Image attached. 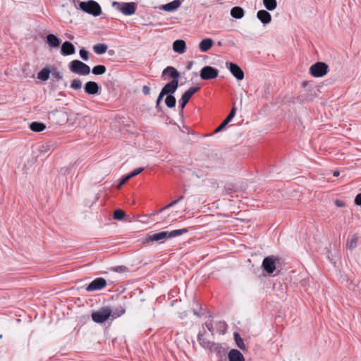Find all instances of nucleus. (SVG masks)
I'll return each instance as SVG.
<instances>
[{"label": "nucleus", "mask_w": 361, "mask_h": 361, "mask_svg": "<svg viewBox=\"0 0 361 361\" xmlns=\"http://www.w3.org/2000/svg\"><path fill=\"white\" fill-rule=\"evenodd\" d=\"M47 41L49 46L52 48L59 47L61 43L59 39L53 34H49L47 36Z\"/></svg>", "instance_id": "nucleus-22"}, {"label": "nucleus", "mask_w": 361, "mask_h": 361, "mask_svg": "<svg viewBox=\"0 0 361 361\" xmlns=\"http://www.w3.org/2000/svg\"><path fill=\"white\" fill-rule=\"evenodd\" d=\"M85 92L91 95L97 94L99 90V87L96 82L89 81L85 83L84 87Z\"/></svg>", "instance_id": "nucleus-13"}, {"label": "nucleus", "mask_w": 361, "mask_h": 361, "mask_svg": "<svg viewBox=\"0 0 361 361\" xmlns=\"http://www.w3.org/2000/svg\"><path fill=\"white\" fill-rule=\"evenodd\" d=\"M129 179H127V176H126L118 185V188H120L123 185H124Z\"/></svg>", "instance_id": "nucleus-50"}, {"label": "nucleus", "mask_w": 361, "mask_h": 361, "mask_svg": "<svg viewBox=\"0 0 361 361\" xmlns=\"http://www.w3.org/2000/svg\"><path fill=\"white\" fill-rule=\"evenodd\" d=\"M80 8L84 12L94 16H98L102 13V8L99 4L93 0L81 1L79 4Z\"/></svg>", "instance_id": "nucleus-2"}, {"label": "nucleus", "mask_w": 361, "mask_h": 361, "mask_svg": "<svg viewBox=\"0 0 361 361\" xmlns=\"http://www.w3.org/2000/svg\"><path fill=\"white\" fill-rule=\"evenodd\" d=\"M235 108H233L231 111V112L229 113V114L227 116V117L225 118V121L226 123H229L233 118V117L235 116Z\"/></svg>", "instance_id": "nucleus-43"}, {"label": "nucleus", "mask_w": 361, "mask_h": 361, "mask_svg": "<svg viewBox=\"0 0 361 361\" xmlns=\"http://www.w3.org/2000/svg\"><path fill=\"white\" fill-rule=\"evenodd\" d=\"M94 51L97 54H103L107 50V46L104 44H97L93 47Z\"/></svg>", "instance_id": "nucleus-30"}, {"label": "nucleus", "mask_w": 361, "mask_h": 361, "mask_svg": "<svg viewBox=\"0 0 361 361\" xmlns=\"http://www.w3.org/2000/svg\"><path fill=\"white\" fill-rule=\"evenodd\" d=\"M51 74V69L49 67L42 68L37 74V78L42 81H47L49 75Z\"/></svg>", "instance_id": "nucleus-24"}, {"label": "nucleus", "mask_w": 361, "mask_h": 361, "mask_svg": "<svg viewBox=\"0 0 361 361\" xmlns=\"http://www.w3.org/2000/svg\"><path fill=\"white\" fill-rule=\"evenodd\" d=\"M310 72L312 75L316 78L324 76L328 72V66L323 62H317L312 65L310 68Z\"/></svg>", "instance_id": "nucleus-6"}, {"label": "nucleus", "mask_w": 361, "mask_h": 361, "mask_svg": "<svg viewBox=\"0 0 361 361\" xmlns=\"http://www.w3.org/2000/svg\"><path fill=\"white\" fill-rule=\"evenodd\" d=\"M199 90V87H191L182 95L181 98L179 99V104L181 109V112H183V109L185 108L190 98L192 97V95Z\"/></svg>", "instance_id": "nucleus-9"}, {"label": "nucleus", "mask_w": 361, "mask_h": 361, "mask_svg": "<svg viewBox=\"0 0 361 361\" xmlns=\"http://www.w3.org/2000/svg\"><path fill=\"white\" fill-rule=\"evenodd\" d=\"M68 67L71 72L80 75H87L90 73V66L79 60L72 61Z\"/></svg>", "instance_id": "nucleus-3"}, {"label": "nucleus", "mask_w": 361, "mask_h": 361, "mask_svg": "<svg viewBox=\"0 0 361 361\" xmlns=\"http://www.w3.org/2000/svg\"><path fill=\"white\" fill-rule=\"evenodd\" d=\"M204 334H205V329L203 327L202 331H200L198 336H197V341L204 348H209L211 349L214 343L209 341V340L206 339L204 338Z\"/></svg>", "instance_id": "nucleus-15"}, {"label": "nucleus", "mask_w": 361, "mask_h": 361, "mask_svg": "<svg viewBox=\"0 0 361 361\" xmlns=\"http://www.w3.org/2000/svg\"><path fill=\"white\" fill-rule=\"evenodd\" d=\"M106 286V281L103 278H97L93 280L86 288L87 291L99 290Z\"/></svg>", "instance_id": "nucleus-11"}, {"label": "nucleus", "mask_w": 361, "mask_h": 361, "mask_svg": "<svg viewBox=\"0 0 361 361\" xmlns=\"http://www.w3.org/2000/svg\"><path fill=\"white\" fill-rule=\"evenodd\" d=\"M233 338H234V340L235 341V343H236L237 346L240 349H241L243 350H245V345L243 340L240 337V334L238 332H234L233 333Z\"/></svg>", "instance_id": "nucleus-27"}, {"label": "nucleus", "mask_w": 361, "mask_h": 361, "mask_svg": "<svg viewBox=\"0 0 361 361\" xmlns=\"http://www.w3.org/2000/svg\"><path fill=\"white\" fill-rule=\"evenodd\" d=\"M71 87L75 90H79L82 87V82L79 79H74L71 83Z\"/></svg>", "instance_id": "nucleus-35"}, {"label": "nucleus", "mask_w": 361, "mask_h": 361, "mask_svg": "<svg viewBox=\"0 0 361 361\" xmlns=\"http://www.w3.org/2000/svg\"><path fill=\"white\" fill-rule=\"evenodd\" d=\"M244 10L240 6H235L231 11V15L233 18L240 19L244 16Z\"/></svg>", "instance_id": "nucleus-25"}, {"label": "nucleus", "mask_w": 361, "mask_h": 361, "mask_svg": "<svg viewBox=\"0 0 361 361\" xmlns=\"http://www.w3.org/2000/svg\"><path fill=\"white\" fill-rule=\"evenodd\" d=\"M178 87V81H171L166 84L164 87L161 89V92L164 95H172Z\"/></svg>", "instance_id": "nucleus-12"}, {"label": "nucleus", "mask_w": 361, "mask_h": 361, "mask_svg": "<svg viewBox=\"0 0 361 361\" xmlns=\"http://www.w3.org/2000/svg\"><path fill=\"white\" fill-rule=\"evenodd\" d=\"M126 312V310L123 307L119 306L112 311L111 315L114 317H118L123 315Z\"/></svg>", "instance_id": "nucleus-34"}, {"label": "nucleus", "mask_w": 361, "mask_h": 361, "mask_svg": "<svg viewBox=\"0 0 361 361\" xmlns=\"http://www.w3.org/2000/svg\"><path fill=\"white\" fill-rule=\"evenodd\" d=\"M257 17L264 25L269 23L271 20V14L265 10L259 11Z\"/></svg>", "instance_id": "nucleus-18"}, {"label": "nucleus", "mask_w": 361, "mask_h": 361, "mask_svg": "<svg viewBox=\"0 0 361 361\" xmlns=\"http://www.w3.org/2000/svg\"><path fill=\"white\" fill-rule=\"evenodd\" d=\"M143 171H144V168H138V169H135L130 173L127 175V179H130L131 178L135 177V176L140 174Z\"/></svg>", "instance_id": "nucleus-40"}, {"label": "nucleus", "mask_w": 361, "mask_h": 361, "mask_svg": "<svg viewBox=\"0 0 361 361\" xmlns=\"http://www.w3.org/2000/svg\"><path fill=\"white\" fill-rule=\"evenodd\" d=\"M30 128L34 132H41L46 128V126L42 123L32 122L30 124Z\"/></svg>", "instance_id": "nucleus-28"}, {"label": "nucleus", "mask_w": 361, "mask_h": 361, "mask_svg": "<svg viewBox=\"0 0 361 361\" xmlns=\"http://www.w3.org/2000/svg\"><path fill=\"white\" fill-rule=\"evenodd\" d=\"M235 108H233L231 111V112L229 113V114L227 116V117L225 118V121L226 123H229L233 118V117L235 116Z\"/></svg>", "instance_id": "nucleus-42"}, {"label": "nucleus", "mask_w": 361, "mask_h": 361, "mask_svg": "<svg viewBox=\"0 0 361 361\" xmlns=\"http://www.w3.org/2000/svg\"><path fill=\"white\" fill-rule=\"evenodd\" d=\"M228 124V123H226L225 121H224L221 124L216 128V130H214V133H219L220 131H221Z\"/></svg>", "instance_id": "nucleus-46"}, {"label": "nucleus", "mask_w": 361, "mask_h": 361, "mask_svg": "<svg viewBox=\"0 0 361 361\" xmlns=\"http://www.w3.org/2000/svg\"><path fill=\"white\" fill-rule=\"evenodd\" d=\"M165 95H164L161 92L159 93V95L157 99V102H156V107L158 108L159 106V104L163 99V97H164Z\"/></svg>", "instance_id": "nucleus-48"}, {"label": "nucleus", "mask_w": 361, "mask_h": 361, "mask_svg": "<svg viewBox=\"0 0 361 361\" xmlns=\"http://www.w3.org/2000/svg\"><path fill=\"white\" fill-rule=\"evenodd\" d=\"M235 108H233L231 111V112L229 113V114L227 116V117L225 118V121L226 123H229L233 118V117L235 116Z\"/></svg>", "instance_id": "nucleus-44"}, {"label": "nucleus", "mask_w": 361, "mask_h": 361, "mask_svg": "<svg viewBox=\"0 0 361 361\" xmlns=\"http://www.w3.org/2000/svg\"><path fill=\"white\" fill-rule=\"evenodd\" d=\"M235 108H233L231 111V112L229 113V114L227 116V117L225 118V121L226 123H229L233 118V117L235 116Z\"/></svg>", "instance_id": "nucleus-41"}, {"label": "nucleus", "mask_w": 361, "mask_h": 361, "mask_svg": "<svg viewBox=\"0 0 361 361\" xmlns=\"http://www.w3.org/2000/svg\"><path fill=\"white\" fill-rule=\"evenodd\" d=\"M229 361H245L243 354L236 349H232L228 353Z\"/></svg>", "instance_id": "nucleus-21"}, {"label": "nucleus", "mask_w": 361, "mask_h": 361, "mask_svg": "<svg viewBox=\"0 0 361 361\" xmlns=\"http://www.w3.org/2000/svg\"><path fill=\"white\" fill-rule=\"evenodd\" d=\"M212 44L213 40L212 39H204L200 42L199 44V49L201 51L206 52L212 47Z\"/></svg>", "instance_id": "nucleus-23"}, {"label": "nucleus", "mask_w": 361, "mask_h": 361, "mask_svg": "<svg viewBox=\"0 0 361 361\" xmlns=\"http://www.w3.org/2000/svg\"><path fill=\"white\" fill-rule=\"evenodd\" d=\"M191 66H192V63H190L188 65V69H190V67H191Z\"/></svg>", "instance_id": "nucleus-53"}, {"label": "nucleus", "mask_w": 361, "mask_h": 361, "mask_svg": "<svg viewBox=\"0 0 361 361\" xmlns=\"http://www.w3.org/2000/svg\"><path fill=\"white\" fill-rule=\"evenodd\" d=\"M219 75V71L212 66H204L201 69L200 77L202 80H212Z\"/></svg>", "instance_id": "nucleus-8"}, {"label": "nucleus", "mask_w": 361, "mask_h": 361, "mask_svg": "<svg viewBox=\"0 0 361 361\" xmlns=\"http://www.w3.org/2000/svg\"><path fill=\"white\" fill-rule=\"evenodd\" d=\"M173 49L175 52L178 54H183L185 52L186 44L184 40L177 39L173 43Z\"/></svg>", "instance_id": "nucleus-19"}, {"label": "nucleus", "mask_w": 361, "mask_h": 361, "mask_svg": "<svg viewBox=\"0 0 361 361\" xmlns=\"http://www.w3.org/2000/svg\"><path fill=\"white\" fill-rule=\"evenodd\" d=\"M80 56L83 60H85V61L88 60V58H89L88 52L86 50H85L83 49H80Z\"/></svg>", "instance_id": "nucleus-45"}, {"label": "nucleus", "mask_w": 361, "mask_h": 361, "mask_svg": "<svg viewBox=\"0 0 361 361\" xmlns=\"http://www.w3.org/2000/svg\"><path fill=\"white\" fill-rule=\"evenodd\" d=\"M204 326L208 329L212 335H214L216 334L215 322L214 323L212 319H209L205 322Z\"/></svg>", "instance_id": "nucleus-31"}, {"label": "nucleus", "mask_w": 361, "mask_h": 361, "mask_svg": "<svg viewBox=\"0 0 361 361\" xmlns=\"http://www.w3.org/2000/svg\"><path fill=\"white\" fill-rule=\"evenodd\" d=\"M112 6L115 7L126 16H131L135 13L137 4L134 2L119 3L117 1H113Z\"/></svg>", "instance_id": "nucleus-5"}, {"label": "nucleus", "mask_w": 361, "mask_h": 361, "mask_svg": "<svg viewBox=\"0 0 361 361\" xmlns=\"http://www.w3.org/2000/svg\"><path fill=\"white\" fill-rule=\"evenodd\" d=\"M263 4L269 11H273L277 6L276 0H263Z\"/></svg>", "instance_id": "nucleus-29"}, {"label": "nucleus", "mask_w": 361, "mask_h": 361, "mask_svg": "<svg viewBox=\"0 0 361 361\" xmlns=\"http://www.w3.org/2000/svg\"><path fill=\"white\" fill-rule=\"evenodd\" d=\"M215 331L216 334L223 335L226 333L227 329V324L225 322L219 321L215 322Z\"/></svg>", "instance_id": "nucleus-26"}, {"label": "nucleus", "mask_w": 361, "mask_h": 361, "mask_svg": "<svg viewBox=\"0 0 361 361\" xmlns=\"http://www.w3.org/2000/svg\"><path fill=\"white\" fill-rule=\"evenodd\" d=\"M183 199V195H180V197H178L176 200L173 201L172 202H171L170 204H167L166 206H165L164 207L161 208L159 212H162L164 211V209H166L168 208H170L173 206H174L175 204H176L178 202H180V200H182Z\"/></svg>", "instance_id": "nucleus-38"}, {"label": "nucleus", "mask_w": 361, "mask_h": 361, "mask_svg": "<svg viewBox=\"0 0 361 361\" xmlns=\"http://www.w3.org/2000/svg\"><path fill=\"white\" fill-rule=\"evenodd\" d=\"M355 202L357 205H361V193L357 195L355 199Z\"/></svg>", "instance_id": "nucleus-49"}, {"label": "nucleus", "mask_w": 361, "mask_h": 361, "mask_svg": "<svg viewBox=\"0 0 361 361\" xmlns=\"http://www.w3.org/2000/svg\"><path fill=\"white\" fill-rule=\"evenodd\" d=\"M180 5L181 2L180 0H174L170 3L161 6L160 8L165 11L172 12L178 9Z\"/></svg>", "instance_id": "nucleus-17"}, {"label": "nucleus", "mask_w": 361, "mask_h": 361, "mask_svg": "<svg viewBox=\"0 0 361 361\" xmlns=\"http://www.w3.org/2000/svg\"><path fill=\"white\" fill-rule=\"evenodd\" d=\"M142 92L145 95H149L150 94V87L147 85L142 87Z\"/></svg>", "instance_id": "nucleus-47"}, {"label": "nucleus", "mask_w": 361, "mask_h": 361, "mask_svg": "<svg viewBox=\"0 0 361 361\" xmlns=\"http://www.w3.org/2000/svg\"><path fill=\"white\" fill-rule=\"evenodd\" d=\"M165 104L169 108H173L176 106V100L174 96L168 95L165 99Z\"/></svg>", "instance_id": "nucleus-32"}, {"label": "nucleus", "mask_w": 361, "mask_h": 361, "mask_svg": "<svg viewBox=\"0 0 361 361\" xmlns=\"http://www.w3.org/2000/svg\"><path fill=\"white\" fill-rule=\"evenodd\" d=\"M336 204L339 207H342L343 206V203L341 202H336Z\"/></svg>", "instance_id": "nucleus-52"}, {"label": "nucleus", "mask_w": 361, "mask_h": 361, "mask_svg": "<svg viewBox=\"0 0 361 361\" xmlns=\"http://www.w3.org/2000/svg\"><path fill=\"white\" fill-rule=\"evenodd\" d=\"M226 67L237 80H242L244 78V73L237 64L232 62H226Z\"/></svg>", "instance_id": "nucleus-10"}, {"label": "nucleus", "mask_w": 361, "mask_h": 361, "mask_svg": "<svg viewBox=\"0 0 361 361\" xmlns=\"http://www.w3.org/2000/svg\"><path fill=\"white\" fill-rule=\"evenodd\" d=\"M112 310L109 307H103L92 313V319L96 323H103L109 319Z\"/></svg>", "instance_id": "nucleus-4"}, {"label": "nucleus", "mask_w": 361, "mask_h": 361, "mask_svg": "<svg viewBox=\"0 0 361 361\" xmlns=\"http://www.w3.org/2000/svg\"><path fill=\"white\" fill-rule=\"evenodd\" d=\"M187 232H188L187 228H183V229L173 230L170 232L161 231V232L154 233V234H149L146 237V238L145 240V243H149V242H154V241L164 243L169 238H172L180 235Z\"/></svg>", "instance_id": "nucleus-1"}, {"label": "nucleus", "mask_w": 361, "mask_h": 361, "mask_svg": "<svg viewBox=\"0 0 361 361\" xmlns=\"http://www.w3.org/2000/svg\"><path fill=\"white\" fill-rule=\"evenodd\" d=\"M333 175H334V176L337 177V176H339V172L338 171H334Z\"/></svg>", "instance_id": "nucleus-51"}, {"label": "nucleus", "mask_w": 361, "mask_h": 361, "mask_svg": "<svg viewBox=\"0 0 361 361\" xmlns=\"http://www.w3.org/2000/svg\"><path fill=\"white\" fill-rule=\"evenodd\" d=\"M169 74L170 78H172L171 81H178L180 77V73L173 66H168L162 71V77L164 78L166 75Z\"/></svg>", "instance_id": "nucleus-14"}, {"label": "nucleus", "mask_w": 361, "mask_h": 361, "mask_svg": "<svg viewBox=\"0 0 361 361\" xmlns=\"http://www.w3.org/2000/svg\"><path fill=\"white\" fill-rule=\"evenodd\" d=\"M359 236L357 234L349 235L346 242V247L349 250H354L358 243Z\"/></svg>", "instance_id": "nucleus-20"}, {"label": "nucleus", "mask_w": 361, "mask_h": 361, "mask_svg": "<svg viewBox=\"0 0 361 361\" xmlns=\"http://www.w3.org/2000/svg\"><path fill=\"white\" fill-rule=\"evenodd\" d=\"M110 270L117 273H126L128 271V267L126 266H116L111 267Z\"/></svg>", "instance_id": "nucleus-36"}, {"label": "nucleus", "mask_w": 361, "mask_h": 361, "mask_svg": "<svg viewBox=\"0 0 361 361\" xmlns=\"http://www.w3.org/2000/svg\"><path fill=\"white\" fill-rule=\"evenodd\" d=\"M75 51L74 45L69 42H65L61 45V54L63 56L71 55L75 53Z\"/></svg>", "instance_id": "nucleus-16"}, {"label": "nucleus", "mask_w": 361, "mask_h": 361, "mask_svg": "<svg viewBox=\"0 0 361 361\" xmlns=\"http://www.w3.org/2000/svg\"><path fill=\"white\" fill-rule=\"evenodd\" d=\"M51 74L57 80H59L62 79V78H63L62 73L60 71H59L58 70H56V68H53L51 70Z\"/></svg>", "instance_id": "nucleus-39"}, {"label": "nucleus", "mask_w": 361, "mask_h": 361, "mask_svg": "<svg viewBox=\"0 0 361 361\" xmlns=\"http://www.w3.org/2000/svg\"><path fill=\"white\" fill-rule=\"evenodd\" d=\"M278 261L277 257L274 255L266 257L262 262V269L269 274H271L276 269V264Z\"/></svg>", "instance_id": "nucleus-7"}, {"label": "nucleus", "mask_w": 361, "mask_h": 361, "mask_svg": "<svg viewBox=\"0 0 361 361\" xmlns=\"http://www.w3.org/2000/svg\"><path fill=\"white\" fill-rule=\"evenodd\" d=\"M125 216V212L121 209H116L114 213V218L116 220H121Z\"/></svg>", "instance_id": "nucleus-37"}, {"label": "nucleus", "mask_w": 361, "mask_h": 361, "mask_svg": "<svg viewBox=\"0 0 361 361\" xmlns=\"http://www.w3.org/2000/svg\"><path fill=\"white\" fill-rule=\"evenodd\" d=\"M106 71V68L104 65H97L92 68V73L94 75H102Z\"/></svg>", "instance_id": "nucleus-33"}]
</instances>
